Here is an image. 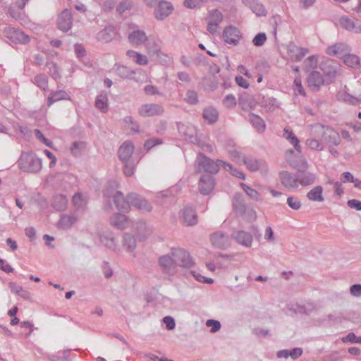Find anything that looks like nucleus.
<instances>
[{
  "label": "nucleus",
  "mask_w": 361,
  "mask_h": 361,
  "mask_svg": "<svg viewBox=\"0 0 361 361\" xmlns=\"http://www.w3.org/2000/svg\"><path fill=\"white\" fill-rule=\"evenodd\" d=\"M311 135L319 140L322 143L330 145H338L340 143V136L337 132L327 126L315 123L311 126Z\"/></svg>",
  "instance_id": "1"
},
{
  "label": "nucleus",
  "mask_w": 361,
  "mask_h": 361,
  "mask_svg": "<svg viewBox=\"0 0 361 361\" xmlns=\"http://www.w3.org/2000/svg\"><path fill=\"white\" fill-rule=\"evenodd\" d=\"M18 165L22 171L29 173H37L42 169L41 159L32 153H22Z\"/></svg>",
  "instance_id": "2"
},
{
  "label": "nucleus",
  "mask_w": 361,
  "mask_h": 361,
  "mask_svg": "<svg viewBox=\"0 0 361 361\" xmlns=\"http://www.w3.org/2000/svg\"><path fill=\"white\" fill-rule=\"evenodd\" d=\"M194 166L196 171L198 173L204 171L209 174H215L219 170V165L217 161H214L202 153L197 154Z\"/></svg>",
  "instance_id": "3"
},
{
  "label": "nucleus",
  "mask_w": 361,
  "mask_h": 361,
  "mask_svg": "<svg viewBox=\"0 0 361 361\" xmlns=\"http://www.w3.org/2000/svg\"><path fill=\"white\" fill-rule=\"evenodd\" d=\"M171 254L173 257V260L177 267L190 268L193 264V260L186 250L182 248H172L171 250Z\"/></svg>",
  "instance_id": "4"
},
{
  "label": "nucleus",
  "mask_w": 361,
  "mask_h": 361,
  "mask_svg": "<svg viewBox=\"0 0 361 361\" xmlns=\"http://www.w3.org/2000/svg\"><path fill=\"white\" fill-rule=\"evenodd\" d=\"M173 10L174 7L171 2L166 0H161L157 3V6L154 11V15L157 20H163L169 16Z\"/></svg>",
  "instance_id": "5"
},
{
  "label": "nucleus",
  "mask_w": 361,
  "mask_h": 361,
  "mask_svg": "<svg viewBox=\"0 0 361 361\" xmlns=\"http://www.w3.org/2000/svg\"><path fill=\"white\" fill-rule=\"evenodd\" d=\"M212 244L221 250H226L231 246V238L223 231H216L210 235Z\"/></svg>",
  "instance_id": "6"
},
{
  "label": "nucleus",
  "mask_w": 361,
  "mask_h": 361,
  "mask_svg": "<svg viewBox=\"0 0 361 361\" xmlns=\"http://www.w3.org/2000/svg\"><path fill=\"white\" fill-rule=\"evenodd\" d=\"M159 264L161 271L169 275H173L176 273L177 267L171 252L168 255L161 256L159 258Z\"/></svg>",
  "instance_id": "7"
},
{
  "label": "nucleus",
  "mask_w": 361,
  "mask_h": 361,
  "mask_svg": "<svg viewBox=\"0 0 361 361\" xmlns=\"http://www.w3.org/2000/svg\"><path fill=\"white\" fill-rule=\"evenodd\" d=\"M351 51V47L348 44L338 42L328 47L326 52L330 56L343 59L346 54H350Z\"/></svg>",
  "instance_id": "8"
},
{
  "label": "nucleus",
  "mask_w": 361,
  "mask_h": 361,
  "mask_svg": "<svg viewBox=\"0 0 361 361\" xmlns=\"http://www.w3.org/2000/svg\"><path fill=\"white\" fill-rule=\"evenodd\" d=\"M279 178L281 184L287 189H296L299 185L298 173L293 174L288 171H283L280 172Z\"/></svg>",
  "instance_id": "9"
},
{
  "label": "nucleus",
  "mask_w": 361,
  "mask_h": 361,
  "mask_svg": "<svg viewBox=\"0 0 361 361\" xmlns=\"http://www.w3.org/2000/svg\"><path fill=\"white\" fill-rule=\"evenodd\" d=\"M128 204L135 208L145 212H150L152 209V205L140 195L136 193L128 194Z\"/></svg>",
  "instance_id": "10"
},
{
  "label": "nucleus",
  "mask_w": 361,
  "mask_h": 361,
  "mask_svg": "<svg viewBox=\"0 0 361 361\" xmlns=\"http://www.w3.org/2000/svg\"><path fill=\"white\" fill-rule=\"evenodd\" d=\"M164 111V107L159 104H143L138 109L139 114L143 117L159 116L162 114Z\"/></svg>",
  "instance_id": "11"
},
{
  "label": "nucleus",
  "mask_w": 361,
  "mask_h": 361,
  "mask_svg": "<svg viewBox=\"0 0 361 361\" xmlns=\"http://www.w3.org/2000/svg\"><path fill=\"white\" fill-rule=\"evenodd\" d=\"M72 24L73 17L71 11L64 9L58 16V28L63 32H67L71 28Z\"/></svg>",
  "instance_id": "12"
},
{
  "label": "nucleus",
  "mask_w": 361,
  "mask_h": 361,
  "mask_svg": "<svg viewBox=\"0 0 361 361\" xmlns=\"http://www.w3.org/2000/svg\"><path fill=\"white\" fill-rule=\"evenodd\" d=\"M214 178L209 174L202 175L199 180V190L203 195H209L214 190Z\"/></svg>",
  "instance_id": "13"
},
{
  "label": "nucleus",
  "mask_w": 361,
  "mask_h": 361,
  "mask_svg": "<svg viewBox=\"0 0 361 361\" xmlns=\"http://www.w3.org/2000/svg\"><path fill=\"white\" fill-rule=\"evenodd\" d=\"M243 161L250 171L255 172L259 170H267V164L265 161L262 159L243 156Z\"/></svg>",
  "instance_id": "14"
},
{
  "label": "nucleus",
  "mask_w": 361,
  "mask_h": 361,
  "mask_svg": "<svg viewBox=\"0 0 361 361\" xmlns=\"http://www.w3.org/2000/svg\"><path fill=\"white\" fill-rule=\"evenodd\" d=\"M231 238H233L238 244L245 247H250L252 243V235L251 233L245 231H234L231 234Z\"/></svg>",
  "instance_id": "15"
},
{
  "label": "nucleus",
  "mask_w": 361,
  "mask_h": 361,
  "mask_svg": "<svg viewBox=\"0 0 361 361\" xmlns=\"http://www.w3.org/2000/svg\"><path fill=\"white\" fill-rule=\"evenodd\" d=\"M240 37L239 30L232 25L226 27L223 32V38L228 44L236 45L239 42Z\"/></svg>",
  "instance_id": "16"
},
{
  "label": "nucleus",
  "mask_w": 361,
  "mask_h": 361,
  "mask_svg": "<svg viewBox=\"0 0 361 361\" xmlns=\"http://www.w3.org/2000/svg\"><path fill=\"white\" fill-rule=\"evenodd\" d=\"M232 207L234 212L239 216H243L246 211L244 196L242 193H235L232 200Z\"/></svg>",
  "instance_id": "17"
},
{
  "label": "nucleus",
  "mask_w": 361,
  "mask_h": 361,
  "mask_svg": "<svg viewBox=\"0 0 361 361\" xmlns=\"http://www.w3.org/2000/svg\"><path fill=\"white\" fill-rule=\"evenodd\" d=\"M113 201L116 208L123 212H126L130 209L128 204V195L124 197L123 194L121 191H116L112 195Z\"/></svg>",
  "instance_id": "18"
},
{
  "label": "nucleus",
  "mask_w": 361,
  "mask_h": 361,
  "mask_svg": "<svg viewBox=\"0 0 361 361\" xmlns=\"http://www.w3.org/2000/svg\"><path fill=\"white\" fill-rule=\"evenodd\" d=\"M134 151V145L130 141L124 142L118 149V154L121 161L131 160Z\"/></svg>",
  "instance_id": "19"
},
{
  "label": "nucleus",
  "mask_w": 361,
  "mask_h": 361,
  "mask_svg": "<svg viewBox=\"0 0 361 361\" xmlns=\"http://www.w3.org/2000/svg\"><path fill=\"white\" fill-rule=\"evenodd\" d=\"M111 224L119 230H123L128 226V218L121 213L113 214L110 219Z\"/></svg>",
  "instance_id": "20"
},
{
  "label": "nucleus",
  "mask_w": 361,
  "mask_h": 361,
  "mask_svg": "<svg viewBox=\"0 0 361 361\" xmlns=\"http://www.w3.org/2000/svg\"><path fill=\"white\" fill-rule=\"evenodd\" d=\"M148 39L147 36L144 30H135L128 35V40L130 43L137 46L145 44Z\"/></svg>",
  "instance_id": "21"
},
{
  "label": "nucleus",
  "mask_w": 361,
  "mask_h": 361,
  "mask_svg": "<svg viewBox=\"0 0 361 361\" xmlns=\"http://www.w3.org/2000/svg\"><path fill=\"white\" fill-rule=\"evenodd\" d=\"M182 220L186 226H193L197 222L195 211L190 207H185L182 211Z\"/></svg>",
  "instance_id": "22"
},
{
  "label": "nucleus",
  "mask_w": 361,
  "mask_h": 361,
  "mask_svg": "<svg viewBox=\"0 0 361 361\" xmlns=\"http://www.w3.org/2000/svg\"><path fill=\"white\" fill-rule=\"evenodd\" d=\"M307 83L310 87L317 90L324 84V78L319 71H313L308 75Z\"/></svg>",
  "instance_id": "23"
},
{
  "label": "nucleus",
  "mask_w": 361,
  "mask_h": 361,
  "mask_svg": "<svg viewBox=\"0 0 361 361\" xmlns=\"http://www.w3.org/2000/svg\"><path fill=\"white\" fill-rule=\"evenodd\" d=\"M8 37L14 43L26 44L30 41L28 35L18 30H11L8 32Z\"/></svg>",
  "instance_id": "24"
},
{
  "label": "nucleus",
  "mask_w": 361,
  "mask_h": 361,
  "mask_svg": "<svg viewBox=\"0 0 361 361\" xmlns=\"http://www.w3.org/2000/svg\"><path fill=\"white\" fill-rule=\"evenodd\" d=\"M298 176L299 178V184L302 186L312 185L316 180V176L314 173L306 171L298 170Z\"/></svg>",
  "instance_id": "25"
},
{
  "label": "nucleus",
  "mask_w": 361,
  "mask_h": 361,
  "mask_svg": "<svg viewBox=\"0 0 361 361\" xmlns=\"http://www.w3.org/2000/svg\"><path fill=\"white\" fill-rule=\"evenodd\" d=\"M307 52V49L299 47L295 45H291L288 49V53L291 59L295 61H300Z\"/></svg>",
  "instance_id": "26"
},
{
  "label": "nucleus",
  "mask_w": 361,
  "mask_h": 361,
  "mask_svg": "<svg viewBox=\"0 0 361 361\" xmlns=\"http://www.w3.org/2000/svg\"><path fill=\"white\" fill-rule=\"evenodd\" d=\"M78 219L74 216H70L67 214H63L57 223V227L59 229H68L70 228L76 221Z\"/></svg>",
  "instance_id": "27"
},
{
  "label": "nucleus",
  "mask_w": 361,
  "mask_h": 361,
  "mask_svg": "<svg viewBox=\"0 0 361 361\" xmlns=\"http://www.w3.org/2000/svg\"><path fill=\"white\" fill-rule=\"evenodd\" d=\"M65 99L71 100V97L64 90H59L51 92L47 99V105L51 106L54 102Z\"/></svg>",
  "instance_id": "28"
},
{
  "label": "nucleus",
  "mask_w": 361,
  "mask_h": 361,
  "mask_svg": "<svg viewBox=\"0 0 361 361\" xmlns=\"http://www.w3.org/2000/svg\"><path fill=\"white\" fill-rule=\"evenodd\" d=\"M307 197L310 201L323 202L324 200L323 188L321 185L313 188L307 193Z\"/></svg>",
  "instance_id": "29"
},
{
  "label": "nucleus",
  "mask_w": 361,
  "mask_h": 361,
  "mask_svg": "<svg viewBox=\"0 0 361 361\" xmlns=\"http://www.w3.org/2000/svg\"><path fill=\"white\" fill-rule=\"evenodd\" d=\"M95 106L102 112L105 113L108 111V97L105 92H102L96 97Z\"/></svg>",
  "instance_id": "30"
},
{
  "label": "nucleus",
  "mask_w": 361,
  "mask_h": 361,
  "mask_svg": "<svg viewBox=\"0 0 361 361\" xmlns=\"http://www.w3.org/2000/svg\"><path fill=\"white\" fill-rule=\"evenodd\" d=\"M202 117L208 122V123L213 124L218 120L219 112L213 107H207L204 109Z\"/></svg>",
  "instance_id": "31"
},
{
  "label": "nucleus",
  "mask_w": 361,
  "mask_h": 361,
  "mask_svg": "<svg viewBox=\"0 0 361 361\" xmlns=\"http://www.w3.org/2000/svg\"><path fill=\"white\" fill-rule=\"evenodd\" d=\"M249 121L252 123V126L259 133L264 131L266 125L264 120L259 116L250 113L248 115Z\"/></svg>",
  "instance_id": "32"
},
{
  "label": "nucleus",
  "mask_w": 361,
  "mask_h": 361,
  "mask_svg": "<svg viewBox=\"0 0 361 361\" xmlns=\"http://www.w3.org/2000/svg\"><path fill=\"white\" fill-rule=\"evenodd\" d=\"M283 136L284 138L289 140L290 143L293 145L295 149L298 152L301 153L299 140L296 137L293 132L289 128H284Z\"/></svg>",
  "instance_id": "33"
},
{
  "label": "nucleus",
  "mask_w": 361,
  "mask_h": 361,
  "mask_svg": "<svg viewBox=\"0 0 361 361\" xmlns=\"http://www.w3.org/2000/svg\"><path fill=\"white\" fill-rule=\"evenodd\" d=\"M68 200L66 196L63 195H57L53 197L52 206L59 212L63 211L67 207Z\"/></svg>",
  "instance_id": "34"
},
{
  "label": "nucleus",
  "mask_w": 361,
  "mask_h": 361,
  "mask_svg": "<svg viewBox=\"0 0 361 361\" xmlns=\"http://www.w3.org/2000/svg\"><path fill=\"white\" fill-rule=\"evenodd\" d=\"M336 97L338 100L352 105H357L360 102V99L354 97L345 91L338 92Z\"/></svg>",
  "instance_id": "35"
},
{
  "label": "nucleus",
  "mask_w": 361,
  "mask_h": 361,
  "mask_svg": "<svg viewBox=\"0 0 361 361\" xmlns=\"http://www.w3.org/2000/svg\"><path fill=\"white\" fill-rule=\"evenodd\" d=\"M247 5L257 16H265L267 11L264 6L255 0H248Z\"/></svg>",
  "instance_id": "36"
},
{
  "label": "nucleus",
  "mask_w": 361,
  "mask_h": 361,
  "mask_svg": "<svg viewBox=\"0 0 361 361\" xmlns=\"http://www.w3.org/2000/svg\"><path fill=\"white\" fill-rule=\"evenodd\" d=\"M343 61L346 66L353 68L359 69L361 66L360 58L355 54H348L343 58Z\"/></svg>",
  "instance_id": "37"
},
{
  "label": "nucleus",
  "mask_w": 361,
  "mask_h": 361,
  "mask_svg": "<svg viewBox=\"0 0 361 361\" xmlns=\"http://www.w3.org/2000/svg\"><path fill=\"white\" fill-rule=\"evenodd\" d=\"M315 307L312 302H307L303 305L296 304L291 307V310L295 313L300 314H310L313 310H314Z\"/></svg>",
  "instance_id": "38"
},
{
  "label": "nucleus",
  "mask_w": 361,
  "mask_h": 361,
  "mask_svg": "<svg viewBox=\"0 0 361 361\" xmlns=\"http://www.w3.org/2000/svg\"><path fill=\"white\" fill-rule=\"evenodd\" d=\"M99 239L102 243H103L106 247L114 250L116 247L115 238H114L111 233L109 232L103 233L99 235Z\"/></svg>",
  "instance_id": "39"
},
{
  "label": "nucleus",
  "mask_w": 361,
  "mask_h": 361,
  "mask_svg": "<svg viewBox=\"0 0 361 361\" xmlns=\"http://www.w3.org/2000/svg\"><path fill=\"white\" fill-rule=\"evenodd\" d=\"M123 246L126 247L128 252H133L137 246L136 239L132 234L124 233L123 235Z\"/></svg>",
  "instance_id": "40"
},
{
  "label": "nucleus",
  "mask_w": 361,
  "mask_h": 361,
  "mask_svg": "<svg viewBox=\"0 0 361 361\" xmlns=\"http://www.w3.org/2000/svg\"><path fill=\"white\" fill-rule=\"evenodd\" d=\"M206 20H207V23H212V24L219 25L223 20V15L217 9L212 10L209 12V16Z\"/></svg>",
  "instance_id": "41"
},
{
  "label": "nucleus",
  "mask_w": 361,
  "mask_h": 361,
  "mask_svg": "<svg viewBox=\"0 0 361 361\" xmlns=\"http://www.w3.org/2000/svg\"><path fill=\"white\" fill-rule=\"evenodd\" d=\"M127 55L135 59V62L139 65H147L148 63V59L146 56L142 55L138 52L134 51L133 50H129L127 51Z\"/></svg>",
  "instance_id": "42"
},
{
  "label": "nucleus",
  "mask_w": 361,
  "mask_h": 361,
  "mask_svg": "<svg viewBox=\"0 0 361 361\" xmlns=\"http://www.w3.org/2000/svg\"><path fill=\"white\" fill-rule=\"evenodd\" d=\"M318 60L316 56H309L304 61L303 67L305 71L308 72L317 67Z\"/></svg>",
  "instance_id": "43"
},
{
  "label": "nucleus",
  "mask_w": 361,
  "mask_h": 361,
  "mask_svg": "<svg viewBox=\"0 0 361 361\" xmlns=\"http://www.w3.org/2000/svg\"><path fill=\"white\" fill-rule=\"evenodd\" d=\"M306 145L310 149L314 150L322 151L324 149L323 143L319 141L318 138L313 137V138H309L306 140Z\"/></svg>",
  "instance_id": "44"
},
{
  "label": "nucleus",
  "mask_w": 361,
  "mask_h": 361,
  "mask_svg": "<svg viewBox=\"0 0 361 361\" xmlns=\"http://www.w3.org/2000/svg\"><path fill=\"white\" fill-rule=\"evenodd\" d=\"M220 258L228 259V258H230V255H228L226 254H220V253L218 255H214V261H215L216 264H214V263L209 262V263L207 264V267L210 271H214L216 266L219 268H222L223 266L220 262Z\"/></svg>",
  "instance_id": "45"
},
{
  "label": "nucleus",
  "mask_w": 361,
  "mask_h": 361,
  "mask_svg": "<svg viewBox=\"0 0 361 361\" xmlns=\"http://www.w3.org/2000/svg\"><path fill=\"white\" fill-rule=\"evenodd\" d=\"M35 82L37 84V85L43 90L44 91H46L48 88V78L46 75L44 74H39L37 75L35 78Z\"/></svg>",
  "instance_id": "46"
},
{
  "label": "nucleus",
  "mask_w": 361,
  "mask_h": 361,
  "mask_svg": "<svg viewBox=\"0 0 361 361\" xmlns=\"http://www.w3.org/2000/svg\"><path fill=\"white\" fill-rule=\"evenodd\" d=\"M242 188L243 189V190L245 191V192L252 200H256V201H258L259 200V192L253 189V188H251L250 187L247 186L246 184L245 183H241L240 184Z\"/></svg>",
  "instance_id": "47"
},
{
  "label": "nucleus",
  "mask_w": 361,
  "mask_h": 361,
  "mask_svg": "<svg viewBox=\"0 0 361 361\" xmlns=\"http://www.w3.org/2000/svg\"><path fill=\"white\" fill-rule=\"evenodd\" d=\"M73 203L77 209H82L86 205L87 202L81 193H76L73 197Z\"/></svg>",
  "instance_id": "48"
},
{
  "label": "nucleus",
  "mask_w": 361,
  "mask_h": 361,
  "mask_svg": "<svg viewBox=\"0 0 361 361\" xmlns=\"http://www.w3.org/2000/svg\"><path fill=\"white\" fill-rule=\"evenodd\" d=\"M111 31L112 29L111 27L104 28L97 34V37L98 40L105 42H109L112 38L111 35H110V32Z\"/></svg>",
  "instance_id": "49"
},
{
  "label": "nucleus",
  "mask_w": 361,
  "mask_h": 361,
  "mask_svg": "<svg viewBox=\"0 0 361 361\" xmlns=\"http://www.w3.org/2000/svg\"><path fill=\"white\" fill-rule=\"evenodd\" d=\"M123 164V173L126 176H131L134 173L135 162L133 159L122 161Z\"/></svg>",
  "instance_id": "50"
},
{
  "label": "nucleus",
  "mask_w": 361,
  "mask_h": 361,
  "mask_svg": "<svg viewBox=\"0 0 361 361\" xmlns=\"http://www.w3.org/2000/svg\"><path fill=\"white\" fill-rule=\"evenodd\" d=\"M134 72L125 66H118L116 68V74L122 78H128Z\"/></svg>",
  "instance_id": "51"
},
{
  "label": "nucleus",
  "mask_w": 361,
  "mask_h": 361,
  "mask_svg": "<svg viewBox=\"0 0 361 361\" xmlns=\"http://www.w3.org/2000/svg\"><path fill=\"white\" fill-rule=\"evenodd\" d=\"M133 2L130 0H122L116 7V11L122 14L126 11L133 8Z\"/></svg>",
  "instance_id": "52"
},
{
  "label": "nucleus",
  "mask_w": 361,
  "mask_h": 361,
  "mask_svg": "<svg viewBox=\"0 0 361 361\" xmlns=\"http://www.w3.org/2000/svg\"><path fill=\"white\" fill-rule=\"evenodd\" d=\"M355 22V20L350 19L348 16H342L340 19V24L341 26L348 31H352L353 30Z\"/></svg>",
  "instance_id": "53"
},
{
  "label": "nucleus",
  "mask_w": 361,
  "mask_h": 361,
  "mask_svg": "<svg viewBox=\"0 0 361 361\" xmlns=\"http://www.w3.org/2000/svg\"><path fill=\"white\" fill-rule=\"evenodd\" d=\"M34 133L35 137L42 142H43L46 146L51 148L52 147L53 142L50 140L46 138L39 130L35 129Z\"/></svg>",
  "instance_id": "54"
},
{
  "label": "nucleus",
  "mask_w": 361,
  "mask_h": 361,
  "mask_svg": "<svg viewBox=\"0 0 361 361\" xmlns=\"http://www.w3.org/2000/svg\"><path fill=\"white\" fill-rule=\"evenodd\" d=\"M185 101L190 104H195L198 102V95L195 91L189 90L186 93Z\"/></svg>",
  "instance_id": "55"
},
{
  "label": "nucleus",
  "mask_w": 361,
  "mask_h": 361,
  "mask_svg": "<svg viewBox=\"0 0 361 361\" xmlns=\"http://www.w3.org/2000/svg\"><path fill=\"white\" fill-rule=\"evenodd\" d=\"M267 40V35L264 32L258 33L252 39V42L256 47L262 46Z\"/></svg>",
  "instance_id": "56"
},
{
  "label": "nucleus",
  "mask_w": 361,
  "mask_h": 361,
  "mask_svg": "<svg viewBox=\"0 0 361 361\" xmlns=\"http://www.w3.org/2000/svg\"><path fill=\"white\" fill-rule=\"evenodd\" d=\"M223 104L227 108L231 109L236 105V99L233 94H228L223 99Z\"/></svg>",
  "instance_id": "57"
},
{
  "label": "nucleus",
  "mask_w": 361,
  "mask_h": 361,
  "mask_svg": "<svg viewBox=\"0 0 361 361\" xmlns=\"http://www.w3.org/2000/svg\"><path fill=\"white\" fill-rule=\"evenodd\" d=\"M162 140L160 138H151L145 142L144 147L147 151H149L155 145L162 144Z\"/></svg>",
  "instance_id": "58"
},
{
  "label": "nucleus",
  "mask_w": 361,
  "mask_h": 361,
  "mask_svg": "<svg viewBox=\"0 0 361 361\" xmlns=\"http://www.w3.org/2000/svg\"><path fill=\"white\" fill-rule=\"evenodd\" d=\"M206 325L208 327H211L210 331L212 333H215L221 329V323L217 320L214 319H208L206 322Z\"/></svg>",
  "instance_id": "59"
},
{
  "label": "nucleus",
  "mask_w": 361,
  "mask_h": 361,
  "mask_svg": "<svg viewBox=\"0 0 361 361\" xmlns=\"http://www.w3.org/2000/svg\"><path fill=\"white\" fill-rule=\"evenodd\" d=\"M177 128L180 134H181L185 139L190 137V134L188 131L191 130V128H188L185 124L182 123H177Z\"/></svg>",
  "instance_id": "60"
},
{
  "label": "nucleus",
  "mask_w": 361,
  "mask_h": 361,
  "mask_svg": "<svg viewBox=\"0 0 361 361\" xmlns=\"http://www.w3.org/2000/svg\"><path fill=\"white\" fill-rule=\"evenodd\" d=\"M191 274L195 277V279L200 282H202L207 284H212L214 282V280L212 279L203 276L200 273H197L195 271H192Z\"/></svg>",
  "instance_id": "61"
},
{
  "label": "nucleus",
  "mask_w": 361,
  "mask_h": 361,
  "mask_svg": "<svg viewBox=\"0 0 361 361\" xmlns=\"http://www.w3.org/2000/svg\"><path fill=\"white\" fill-rule=\"evenodd\" d=\"M287 204L294 210H298L301 207V202L297 198L293 197H288Z\"/></svg>",
  "instance_id": "62"
},
{
  "label": "nucleus",
  "mask_w": 361,
  "mask_h": 361,
  "mask_svg": "<svg viewBox=\"0 0 361 361\" xmlns=\"http://www.w3.org/2000/svg\"><path fill=\"white\" fill-rule=\"evenodd\" d=\"M202 0H185L183 5L188 8L192 9L200 6Z\"/></svg>",
  "instance_id": "63"
},
{
  "label": "nucleus",
  "mask_w": 361,
  "mask_h": 361,
  "mask_svg": "<svg viewBox=\"0 0 361 361\" xmlns=\"http://www.w3.org/2000/svg\"><path fill=\"white\" fill-rule=\"evenodd\" d=\"M350 293L353 296H361V284H354L350 288Z\"/></svg>",
  "instance_id": "64"
}]
</instances>
